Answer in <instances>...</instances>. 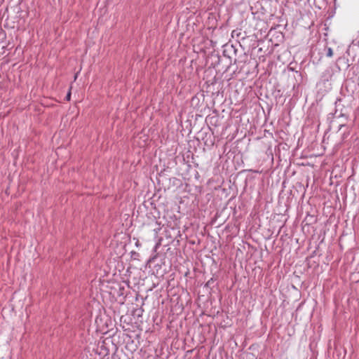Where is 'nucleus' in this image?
I'll use <instances>...</instances> for the list:
<instances>
[{"mask_svg":"<svg viewBox=\"0 0 359 359\" xmlns=\"http://www.w3.org/2000/svg\"><path fill=\"white\" fill-rule=\"evenodd\" d=\"M170 239H171V238L168 237L167 236H166L165 238H163L161 237L159 238L158 241L157 242V243L156 244V245L154 247L165 248V247H168L170 245H175V244L174 243L175 241L174 240L170 241Z\"/></svg>","mask_w":359,"mask_h":359,"instance_id":"f03ea898","label":"nucleus"},{"mask_svg":"<svg viewBox=\"0 0 359 359\" xmlns=\"http://www.w3.org/2000/svg\"><path fill=\"white\" fill-rule=\"evenodd\" d=\"M215 282V279L213 278H211L205 285V287L211 288L212 286V284Z\"/></svg>","mask_w":359,"mask_h":359,"instance_id":"20e7f679","label":"nucleus"},{"mask_svg":"<svg viewBox=\"0 0 359 359\" xmlns=\"http://www.w3.org/2000/svg\"><path fill=\"white\" fill-rule=\"evenodd\" d=\"M325 50L326 51L327 57H331L333 55V51L330 47H326Z\"/></svg>","mask_w":359,"mask_h":359,"instance_id":"7ed1b4c3","label":"nucleus"},{"mask_svg":"<svg viewBox=\"0 0 359 359\" xmlns=\"http://www.w3.org/2000/svg\"><path fill=\"white\" fill-rule=\"evenodd\" d=\"M337 116L338 117H345L346 119L348 118L347 116H346V114L342 113L341 111L339 113V114Z\"/></svg>","mask_w":359,"mask_h":359,"instance_id":"0eeeda50","label":"nucleus"},{"mask_svg":"<svg viewBox=\"0 0 359 359\" xmlns=\"http://www.w3.org/2000/svg\"><path fill=\"white\" fill-rule=\"evenodd\" d=\"M158 254L151 257L149 259V262H154L155 259H156Z\"/></svg>","mask_w":359,"mask_h":359,"instance_id":"423d86ee","label":"nucleus"},{"mask_svg":"<svg viewBox=\"0 0 359 359\" xmlns=\"http://www.w3.org/2000/svg\"><path fill=\"white\" fill-rule=\"evenodd\" d=\"M337 111H338V109H335V112H334V114H337Z\"/></svg>","mask_w":359,"mask_h":359,"instance_id":"1a4fd4ad","label":"nucleus"},{"mask_svg":"<svg viewBox=\"0 0 359 359\" xmlns=\"http://www.w3.org/2000/svg\"><path fill=\"white\" fill-rule=\"evenodd\" d=\"M71 90H72V87H70L66 97H65V100L67 101H69L71 100Z\"/></svg>","mask_w":359,"mask_h":359,"instance_id":"39448f33","label":"nucleus"},{"mask_svg":"<svg viewBox=\"0 0 359 359\" xmlns=\"http://www.w3.org/2000/svg\"><path fill=\"white\" fill-rule=\"evenodd\" d=\"M346 126V124H341L339 126V129H341L343 127H345Z\"/></svg>","mask_w":359,"mask_h":359,"instance_id":"6e6552de","label":"nucleus"},{"mask_svg":"<svg viewBox=\"0 0 359 359\" xmlns=\"http://www.w3.org/2000/svg\"><path fill=\"white\" fill-rule=\"evenodd\" d=\"M318 221L317 216L307 213L306 216L302 222V226L303 231H306L309 233H313L315 231L314 227L313 226Z\"/></svg>","mask_w":359,"mask_h":359,"instance_id":"f257e3e1","label":"nucleus"}]
</instances>
